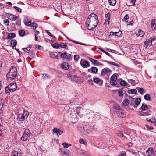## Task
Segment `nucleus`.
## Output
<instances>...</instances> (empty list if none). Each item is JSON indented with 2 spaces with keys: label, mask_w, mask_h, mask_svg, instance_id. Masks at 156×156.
Returning a JSON list of instances; mask_svg holds the SVG:
<instances>
[{
  "label": "nucleus",
  "mask_w": 156,
  "mask_h": 156,
  "mask_svg": "<svg viewBox=\"0 0 156 156\" xmlns=\"http://www.w3.org/2000/svg\"><path fill=\"white\" fill-rule=\"evenodd\" d=\"M17 75V70L15 67L13 66L9 70L6 76L7 79L10 80L14 79Z\"/></svg>",
  "instance_id": "f257e3e1"
},
{
  "label": "nucleus",
  "mask_w": 156,
  "mask_h": 156,
  "mask_svg": "<svg viewBox=\"0 0 156 156\" xmlns=\"http://www.w3.org/2000/svg\"><path fill=\"white\" fill-rule=\"evenodd\" d=\"M99 21L97 15L95 13H92L89 15L87 20V23H90V24L97 25Z\"/></svg>",
  "instance_id": "f03ea898"
},
{
  "label": "nucleus",
  "mask_w": 156,
  "mask_h": 156,
  "mask_svg": "<svg viewBox=\"0 0 156 156\" xmlns=\"http://www.w3.org/2000/svg\"><path fill=\"white\" fill-rule=\"evenodd\" d=\"M113 111L116 114V115L118 117H121V115H120L119 113V111L121 112H122V108L117 103L114 102L113 105ZM121 114L123 115V113H121ZM124 114H123V115Z\"/></svg>",
  "instance_id": "7ed1b4c3"
},
{
  "label": "nucleus",
  "mask_w": 156,
  "mask_h": 156,
  "mask_svg": "<svg viewBox=\"0 0 156 156\" xmlns=\"http://www.w3.org/2000/svg\"><path fill=\"white\" fill-rule=\"evenodd\" d=\"M155 39L156 38L154 36L151 37L149 39H147L146 41L144 43V46L147 48L148 46H150L152 45V41H154Z\"/></svg>",
  "instance_id": "20e7f679"
},
{
  "label": "nucleus",
  "mask_w": 156,
  "mask_h": 156,
  "mask_svg": "<svg viewBox=\"0 0 156 156\" xmlns=\"http://www.w3.org/2000/svg\"><path fill=\"white\" fill-rule=\"evenodd\" d=\"M60 57L63 59H65L68 61L71 60L72 58L71 55L70 54H68L66 52L62 53L60 55Z\"/></svg>",
  "instance_id": "39448f33"
},
{
  "label": "nucleus",
  "mask_w": 156,
  "mask_h": 156,
  "mask_svg": "<svg viewBox=\"0 0 156 156\" xmlns=\"http://www.w3.org/2000/svg\"><path fill=\"white\" fill-rule=\"evenodd\" d=\"M156 154L155 150L152 148H149L146 151V156H155Z\"/></svg>",
  "instance_id": "423d86ee"
},
{
  "label": "nucleus",
  "mask_w": 156,
  "mask_h": 156,
  "mask_svg": "<svg viewBox=\"0 0 156 156\" xmlns=\"http://www.w3.org/2000/svg\"><path fill=\"white\" fill-rule=\"evenodd\" d=\"M81 78L80 77L75 75H73L72 78H71V80L76 83H81Z\"/></svg>",
  "instance_id": "0eeeda50"
},
{
  "label": "nucleus",
  "mask_w": 156,
  "mask_h": 156,
  "mask_svg": "<svg viewBox=\"0 0 156 156\" xmlns=\"http://www.w3.org/2000/svg\"><path fill=\"white\" fill-rule=\"evenodd\" d=\"M53 132L54 133H55L57 135L59 136L63 133V130L62 129L55 128L53 130Z\"/></svg>",
  "instance_id": "6e6552de"
},
{
  "label": "nucleus",
  "mask_w": 156,
  "mask_h": 156,
  "mask_svg": "<svg viewBox=\"0 0 156 156\" xmlns=\"http://www.w3.org/2000/svg\"><path fill=\"white\" fill-rule=\"evenodd\" d=\"M8 86L13 92L16 91L17 88L16 84L14 83H11Z\"/></svg>",
  "instance_id": "1a4fd4ad"
},
{
  "label": "nucleus",
  "mask_w": 156,
  "mask_h": 156,
  "mask_svg": "<svg viewBox=\"0 0 156 156\" xmlns=\"http://www.w3.org/2000/svg\"><path fill=\"white\" fill-rule=\"evenodd\" d=\"M112 72V71L107 68H105L103 69L101 71V75L106 74L108 73Z\"/></svg>",
  "instance_id": "9d476101"
},
{
  "label": "nucleus",
  "mask_w": 156,
  "mask_h": 156,
  "mask_svg": "<svg viewBox=\"0 0 156 156\" xmlns=\"http://www.w3.org/2000/svg\"><path fill=\"white\" fill-rule=\"evenodd\" d=\"M60 108L62 110V111H63L64 113L68 112V109L69 108L68 106L66 105L65 106L64 105H62L61 107H60Z\"/></svg>",
  "instance_id": "9b49d317"
},
{
  "label": "nucleus",
  "mask_w": 156,
  "mask_h": 156,
  "mask_svg": "<svg viewBox=\"0 0 156 156\" xmlns=\"http://www.w3.org/2000/svg\"><path fill=\"white\" fill-rule=\"evenodd\" d=\"M90 23H86V25H87V29L89 30H92L94 28H95L96 27V25H93L92 24H90Z\"/></svg>",
  "instance_id": "f8f14e48"
},
{
  "label": "nucleus",
  "mask_w": 156,
  "mask_h": 156,
  "mask_svg": "<svg viewBox=\"0 0 156 156\" xmlns=\"http://www.w3.org/2000/svg\"><path fill=\"white\" fill-rule=\"evenodd\" d=\"M69 67V64L66 62H63L61 65V67L62 69H68Z\"/></svg>",
  "instance_id": "ddd939ff"
},
{
  "label": "nucleus",
  "mask_w": 156,
  "mask_h": 156,
  "mask_svg": "<svg viewBox=\"0 0 156 156\" xmlns=\"http://www.w3.org/2000/svg\"><path fill=\"white\" fill-rule=\"evenodd\" d=\"M89 60L94 65H99V62L97 60H95L91 58H89Z\"/></svg>",
  "instance_id": "4468645a"
},
{
  "label": "nucleus",
  "mask_w": 156,
  "mask_h": 156,
  "mask_svg": "<svg viewBox=\"0 0 156 156\" xmlns=\"http://www.w3.org/2000/svg\"><path fill=\"white\" fill-rule=\"evenodd\" d=\"M151 27L152 30L156 29V20H153L151 21Z\"/></svg>",
  "instance_id": "2eb2a0df"
},
{
  "label": "nucleus",
  "mask_w": 156,
  "mask_h": 156,
  "mask_svg": "<svg viewBox=\"0 0 156 156\" xmlns=\"http://www.w3.org/2000/svg\"><path fill=\"white\" fill-rule=\"evenodd\" d=\"M12 99L13 100V101L15 103H16L18 102L20 100V98L18 95H15L13 96Z\"/></svg>",
  "instance_id": "dca6fc26"
},
{
  "label": "nucleus",
  "mask_w": 156,
  "mask_h": 156,
  "mask_svg": "<svg viewBox=\"0 0 156 156\" xmlns=\"http://www.w3.org/2000/svg\"><path fill=\"white\" fill-rule=\"evenodd\" d=\"M135 34L138 36L143 37L144 35V32L142 31L141 30H139L137 32H135Z\"/></svg>",
  "instance_id": "f3484780"
},
{
  "label": "nucleus",
  "mask_w": 156,
  "mask_h": 156,
  "mask_svg": "<svg viewBox=\"0 0 156 156\" xmlns=\"http://www.w3.org/2000/svg\"><path fill=\"white\" fill-rule=\"evenodd\" d=\"M81 66L84 68H86L87 67H90V65L88 62L87 61H84L81 64Z\"/></svg>",
  "instance_id": "a211bd4d"
},
{
  "label": "nucleus",
  "mask_w": 156,
  "mask_h": 156,
  "mask_svg": "<svg viewBox=\"0 0 156 156\" xmlns=\"http://www.w3.org/2000/svg\"><path fill=\"white\" fill-rule=\"evenodd\" d=\"M17 118L19 119L20 121H23L25 119V116L24 114H19Z\"/></svg>",
  "instance_id": "6ab92c4d"
},
{
  "label": "nucleus",
  "mask_w": 156,
  "mask_h": 156,
  "mask_svg": "<svg viewBox=\"0 0 156 156\" xmlns=\"http://www.w3.org/2000/svg\"><path fill=\"white\" fill-rule=\"evenodd\" d=\"M16 36L15 34L13 33H9L8 36L7 38L9 39H12Z\"/></svg>",
  "instance_id": "aec40b11"
},
{
  "label": "nucleus",
  "mask_w": 156,
  "mask_h": 156,
  "mask_svg": "<svg viewBox=\"0 0 156 156\" xmlns=\"http://www.w3.org/2000/svg\"><path fill=\"white\" fill-rule=\"evenodd\" d=\"M21 152L19 153L16 151H14L12 152L11 154V156H21Z\"/></svg>",
  "instance_id": "412c9836"
},
{
  "label": "nucleus",
  "mask_w": 156,
  "mask_h": 156,
  "mask_svg": "<svg viewBox=\"0 0 156 156\" xmlns=\"http://www.w3.org/2000/svg\"><path fill=\"white\" fill-rule=\"evenodd\" d=\"M141 101V99L140 98H136L135 101V103L137 106H134V107L136 108L137 106L140 104Z\"/></svg>",
  "instance_id": "4be33fe9"
},
{
  "label": "nucleus",
  "mask_w": 156,
  "mask_h": 156,
  "mask_svg": "<svg viewBox=\"0 0 156 156\" xmlns=\"http://www.w3.org/2000/svg\"><path fill=\"white\" fill-rule=\"evenodd\" d=\"M5 93L8 95H9L10 92H13L8 86L5 87Z\"/></svg>",
  "instance_id": "5701e85b"
},
{
  "label": "nucleus",
  "mask_w": 156,
  "mask_h": 156,
  "mask_svg": "<svg viewBox=\"0 0 156 156\" xmlns=\"http://www.w3.org/2000/svg\"><path fill=\"white\" fill-rule=\"evenodd\" d=\"M91 72L95 74H97L98 69L95 67H92L91 68Z\"/></svg>",
  "instance_id": "b1692460"
},
{
  "label": "nucleus",
  "mask_w": 156,
  "mask_h": 156,
  "mask_svg": "<svg viewBox=\"0 0 156 156\" xmlns=\"http://www.w3.org/2000/svg\"><path fill=\"white\" fill-rule=\"evenodd\" d=\"M117 74L115 73L113 74L111 77V80L113 81H116L117 79Z\"/></svg>",
  "instance_id": "393cba45"
},
{
  "label": "nucleus",
  "mask_w": 156,
  "mask_h": 156,
  "mask_svg": "<svg viewBox=\"0 0 156 156\" xmlns=\"http://www.w3.org/2000/svg\"><path fill=\"white\" fill-rule=\"evenodd\" d=\"M29 136H30L28 135H27L26 134H25V133H23L22 136L21 138V140H22L23 141H26L27 140V138Z\"/></svg>",
  "instance_id": "a878e982"
},
{
  "label": "nucleus",
  "mask_w": 156,
  "mask_h": 156,
  "mask_svg": "<svg viewBox=\"0 0 156 156\" xmlns=\"http://www.w3.org/2000/svg\"><path fill=\"white\" fill-rule=\"evenodd\" d=\"M137 92V90L136 89H133L131 90H129L128 91V93L129 94H135Z\"/></svg>",
  "instance_id": "bb28decb"
},
{
  "label": "nucleus",
  "mask_w": 156,
  "mask_h": 156,
  "mask_svg": "<svg viewBox=\"0 0 156 156\" xmlns=\"http://www.w3.org/2000/svg\"><path fill=\"white\" fill-rule=\"evenodd\" d=\"M25 25L27 26H30L31 25V23L30 20H29L27 19H26L24 22Z\"/></svg>",
  "instance_id": "cd10ccee"
},
{
  "label": "nucleus",
  "mask_w": 156,
  "mask_h": 156,
  "mask_svg": "<svg viewBox=\"0 0 156 156\" xmlns=\"http://www.w3.org/2000/svg\"><path fill=\"white\" fill-rule=\"evenodd\" d=\"M11 44L12 47H14L17 45V41L16 40H12L11 41Z\"/></svg>",
  "instance_id": "c85d7f7f"
},
{
  "label": "nucleus",
  "mask_w": 156,
  "mask_h": 156,
  "mask_svg": "<svg viewBox=\"0 0 156 156\" xmlns=\"http://www.w3.org/2000/svg\"><path fill=\"white\" fill-rule=\"evenodd\" d=\"M62 145L63 146L64 148H67L71 146V144H68L66 142L63 143Z\"/></svg>",
  "instance_id": "c756f323"
},
{
  "label": "nucleus",
  "mask_w": 156,
  "mask_h": 156,
  "mask_svg": "<svg viewBox=\"0 0 156 156\" xmlns=\"http://www.w3.org/2000/svg\"><path fill=\"white\" fill-rule=\"evenodd\" d=\"M108 2L110 5L114 6L115 5L116 1L115 0H108Z\"/></svg>",
  "instance_id": "7c9ffc66"
},
{
  "label": "nucleus",
  "mask_w": 156,
  "mask_h": 156,
  "mask_svg": "<svg viewBox=\"0 0 156 156\" xmlns=\"http://www.w3.org/2000/svg\"><path fill=\"white\" fill-rule=\"evenodd\" d=\"M144 98L145 100L150 101L151 100V96L149 94H146L144 96Z\"/></svg>",
  "instance_id": "2f4dec72"
},
{
  "label": "nucleus",
  "mask_w": 156,
  "mask_h": 156,
  "mask_svg": "<svg viewBox=\"0 0 156 156\" xmlns=\"http://www.w3.org/2000/svg\"><path fill=\"white\" fill-rule=\"evenodd\" d=\"M140 108L142 110L145 111L147 109L148 107L147 105L143 104Z\"/></svg>",
  "instance_id": "473e14b6"
},
{
  "label": "nucleus",
  "mask_w": 156,
  "mask_h": 156,
  "mask_svg": "<svg viewBox=\"0 0 156 156\" xmlns=\"http://www.w3.org/2000/svg\"><path fill=\"white\" fill-rule=\"evenodd\" d=\"M128 81L129 83H130L133 85H135L136 84V83L135 80L133 79H129L128 80Z\"/></svg>",
  "instance_id": "72a5a7b5"
},
{
  "label": "nucleus",
  "mask_w": 156,
  "mask_h": 156,
  "mask_svg": "<svg viewBox=\"0 0 156 156\" xmlns=\"http://www.w3.org/2000/svg\"><path fill=\"white\" fill-rule=\"evenodd\" d=\"M6 15L8 16L9 19L10 20H13L14 15L10 13H7Z\"/></svg>",
  "instance_id": "f704fd0d"
},
{
  "label": "nucleus",
  "mask_w": 156,
  "mask_h": 156,
  "mask_svg": "<svg viewBox=\"0 0 156 156\" xmlns=\"http://www.w3.org/2000/svg\"><path fill=\"white\" fill-rule=\"evenodd\" d=\"M24 133H25L27 135H28L30 136L31 133L30 130L28 129H25Z\"/></svg>",
  "instance_id": "c9c22d12"
},
{
  "label": "nucleus",
  "mask_w": 156,
  "mask_h": 156,
  "mask_svg": "<svg viewBox=\"0 0 156 156\" xmlns=\"http://www.w3.org/2000/svg\"><path fill=\"white\" fill-rule=\"evenodd\" d=\"M63 153L66 156H70L71 153L69 150H66V151H64Z\"/></svg>",
  "instance_id": "e433bc0d"
},
{
  "label": "nucleus",
  "mask_w": 156,
  "mask_h": 156,
  "mask_svg": "<svg viewBox=\"0 0 156 156\" xmlns=\"http://www.w3.org/2000/svg\"><path fill=\"white\" fill-rule=\"evenodd\" d=\"M122 113H123V114L124 115H123H123L121 113H122V112H121L119 111V113L120 115H122V116H121V117H120V118H124L126 116L125 113L124 111L123 110L122 108Z\"/></svg>",
  "instance_id": "4c0bfd02"
},
{
  "label": "nucleus",
  "mask_w": 156,
  "mask_h": 156,
  "mask_svg": "<svg viewBox=\"0 0 156 156\" xmlns=\"http://www.w3.org/2000/svg\"><path fill=\"white\" fill-rule=\"evenodd\" d=\"M42 77L44 79H46L47 78L51 79L50 76L46 74H42Z\"/></svg>",
  "instance_id": "58836bf2"
},
{
  "label": "nucleus",
  "mask_w": 156,
  "mask_h": 156,
  "mask_svg": "<svg viewBox=\"0 0 156 156\" xmlns=\"http://www.w3.org/2000/svg\"><path fill=\"white\" fill-rule=\"evenodd\" d=\"M31 27H33V29H35L37 27V23L35 22H33L31 23V25L30 26Z\"/></svg>",
  "instance_id": "ea45409f"
},
{
  "label": "nucleus",
  "mask_w": 156,
  "mask_h": 156,
  "mask_svg": "<svg viewBox=\"0 0 156 156\" xmlns=\"http://www.w3.org/2000/svg\"><path fill=\"white\" fill-rule=\"evenodd\" d=\"M25 31L23 30L19 31V34L20 36H23L25 35Z\"/></svg>",
  "instance_id": "a19ab883"
},
{
  "label": "nucleus",
  "mask_w": 156,
  "mask_h": 156,
  "mask_svg": "<svg viewBox=\"0 0 156 156\" xmlns=\"http://www.w3.org/2000/svg\"><path fill=\"white\" fill-rule=\"evenodd\" d=\"M83 108L81 107H78L76 108V111L77 112H83Z\"/></svg>",
  "instance_id": "79ce46f5"
},
{
  "label": "nucleus",
  "mask_w": 156,
  "mask_h": 156,
  "mask_svg": "<svg viewBox=\"0 0 156 156\" xmlns=\"http://www.w3.org/2000/svg\"><path fill=\"white\" fill-rule=\"evenodd\" d=\"M136 89L138 90V92L139 93L141 94L142 95H143V93L144 91V89L143 88H140L139 89V87H137Z\"/></svg>",
  "instance_id": "37998d69"
},
{
  "label": "nucleus",
  "mask_w": 156,
  "mask_h": 156,
  "mask_svg": "<svg viewBox=\"0 0 156 156\" xmlns=\"http://www.w3.org/2000/svg\"><path fill=\"white\" fill-rule=\"evenodd\" d=\"M50 56L52 58L58 59V55H55L53 53H51L50 54Z\"/></svg>",
  "instance_id": "c03bdc74"
},
{
  "label": "nucleus",
  "mask_w": 156,
  "mask_h": 156,
  "mask_svg": "<svg viewBox=\"0 0 156 156\" xmlns=\"http://www.w3.org/2000/svg\"><path fill=\"white\" fill-rule=\"evenodd\" d=\"M52 46L55 48H58L60 47V45L57 43H54L52 44Z\"/></svg>",
  "instance_id": "a18cd8bd"
},
{
  "label": "nucleus",
  "mask_w": 156,
  "mask_h": 156,
  "mask_svg": "<svg viewBox=\"0 0 156 156\" xmlns=\"http://www.w3.org/2000/svg\"><path fill=\"white\" fill-rule=\"evenodd\" d=\"M60 46L63 48H65L67 46V44L61 43L59 44Z\"/></svg>",
  "instance_id": "49530a36"
},
{
  "label": "nucleus",
  "mask_w": 156,
  "mask_h": 156,
  "mask_svg": "<svg viewBox=\"0 0 156 156\" xmlns=\"http://www.w3.org/2000/svg\"><path fill=\"white\" fill-rule=\"evenodd\" d=\"M31 48V45H29V46L27 47L23 48L22 49L24 51H29Z\"/></svg>",
  "instance_id": "de8ad7c7"
},
{
  "label": "nucleus",
  "mask_w": 156,
  "mask_h": 156,
  "mask_svg": "<svg viewBox=\"0 0 156 156\" xmlns=\"http://www.w3.org/2000/svg\"><path fill=\"white\" fill-rule=\"evenodd\" d=\"M129 103V101L128 100H126L123 101V105L125 106L128 105Z\"/></svg>",
  "instance_id": "09e8293b"
},
{
  "label": "nucleus",
  "mask_w": 156,
  "mask_h": 156,
  "mask_svg": "<svg viewBox=\"0 0 156 156\" xmlns=\"http://www.w3.org/2000/svg\"><path fill=\"white\" fill-rule=\"evenodd\" d=\"M110 83L112 86H115L117 84L116 81L111 80L110 81Z\"/></svg>",
  "instance_id": "8fccbe9b"
},
{
  "label": "nucleus",
  "mask_w": 156,
  "mask_h": 156,
  "mask_svg": "<svg viewBox=\"0 0 156 156\" xmlns=\"http://www.w3.org/2000/svg\"><path fill=\"white\" fill-rule=\"evenodd\" d=\"M129 18L128 15L126 14L122 20L123 21H125L126 23L128 21H127V20Z\"/></svg>",
  "instance_id": "3c124183"
},
{
  "label": "nucleus",
  "mask_w": 156,
  "mask_h": 156,
  "mask_svg": "<svg viewBox=\"0 0 156 156\" xmlns=\"http://www.w3.org/2000/svg\"><path fill=\"white\" fill-rule=\"evenodd\" d=\"M94 81L96 83H98L100 82V79L98 78H94Z\"/></svg>",
  "instance_id": "603ef678"
},
{
  "label": "nucleus",
  "mask_w": 156,
  "mask_h": 156,
  "mask_svg": "<svg viewBox=\"0 0 156 156\" xmlns=\"http://www.w3.org/2000/svg\"><path fill=\"white\" fill-rule=\"evenodd\" d=\"M13 8L15 9L18 12H21L22 9L21 8L18 7L16 6H13Z\"/></svg>",
  "instance_id": "864d4df0"
},
{
  "label": "nucleus",
  "mask_w": 156,
  "mask_h": 156,
  "mask_svg": "<svg viewBox=\"0 0 156 156\" xmlns=\"http://www.w3.org/2000/svg\"><path fill=\"white\" fill-rule=\"evenodd\" d=\"M105 17L108 21L110 19V13L109 12H108L107 14H106Z\"/></svg>",
  "instance_id": "5fc2aeb1"
},
{
  "label": "nucleus",
  "mask_w": 156,
  "mask_h": 156,
  "mask_svg": "<svg viewBox=\"0 0 156 156\" xmlns=\"http://www.w3.org/2000/svg\"><path fill=\"white\" fill-rule=\"evenodd\" d=\"M115 34L116 36H121L122 35V32L120 30H119L118 32H115Z\"/></svg>",
  "instance_id": "6e6d98bb"
},
{
  "label": "nucleus",
  "mask_w": 156,
  "mask_h": 156,
  "mask_svg": "<svg viewBox=\"0 0 156 156\" xmlns=\"http://www.w3.org/2000/svg\"><path fill=\"white\" fill-rule=\"evenodd\" d=\"M151 113V112L149 111L148 112H143V115L144 116H147L150 115Z\"/></svg>",
  "instance_id": "4d7b16f0"
},
{
  "label": "nucleus",
  "mask_w": 156,
  "mask_h": 156,
  "mask_svg": "<svg viewBox=\"0 0 156 156\" xmlns=\"http://www.w3.org/2000/svg\"><path fill=\"white\" fill-rule=\"evenodd\" d=\"M127 83L124 80L121 81L120 82V84L121 85L123 86H125L126 85Z\"/></svg>",
  "instance_id": "13d9d810"
},
{
  "label": "nucleus",
  "mask_w": 156,
  "mask_h": 156,
  "mask_svg": "<svg viewBox=\"0 0 156 156\" xmlns=\"http://www.w3.org/2000/svg\"><path fill=\"white\" fill-rule=\"evenodd\" d=\"M119 96V97H122L123 95V93L122 90H119L118 92Z\"/></svg>",
  "instance_id": "bf43d9fd"
},
{
  "label": "nucleus",
  "mask_w": 156,
  "mask_h": 156,
  "mask_svg": "<svg viewBox=\"0 0 156 156\" xmlns=\"http://www.w3.org/2000/svg\"><path fill=\"white\" fill-rule=\"evenodd\" d=\"M152 73L154 75V76L155 77H156V66H154V67Z\"/></svg>",
  "instance_id": "052dcab7"
},
{
  "label": "nucleus",
  "mask_w": 156,
  "mask_h": 156,
  "mask_svg": "<svg viewBox=\"0 0 156 156\" xmlns=\"http://www.w3.org/2000/svg\"><path fill=\"white\" fill-rule=\"evenodd\" d=\"M79 153L81 154V156H85V153L82 150H80L79 151Z\"/></svg>",
  "instance_id": "680f3d73"
},
{
  "label": "nucleus",
  "mask_w": 156,
  "mask_h": 156,
  "mask_svg": "<svg viewBox=\"0 0 156 156\" xmlns=\"http://www.w3.org/2000/svg\"><path fill=\"white\" fill-rule=\"evenodd\" d=\"M46 31L47 33L48 34V35H49L51 37H52L54 38H56L51 33H50V32L48 31L47 30H46Z\"/></svg>",
  "instance_id": "e2e57ef3"
},
{
  "label": "nucleus",
  "mask_w": 156,
  "mask_h": 156,
  "mask_svg": "<svg viewBox=\"0 0 156 156\" xmlns=\"http://www.w3.org/2000/svg\"><path fill=\"white\" fill-rule=\"evenodd\" d=\"M79 142L81 144H87L86 142H85L83 140V139H80L79 140Z\"/></svg>",
  "instance_id": "0e129e2a"
},
{
  "label": "nucleus",
  "mask_w": 156,
  "mask_h": 156,
  "mask_svg": "<svg viewBox=\"0 0 156 156\" xmlns=\"http://www.w3.org/2000/svg\"><path fill=\"white\" fill-rule=\"evenodd\" d=\"M100 50V51L103 52L105 54L107 55L108 56H110V54H109V53H108L106 52V51H105L104 50L101 49V48H100L99 49Z\"/></svg>",
  "instance_id": "69168bd1"
},
{
  "label": "nucleus",
  "mask_w": 156,
  "mask_h": 156,
  "mask_svg": "<svg viewBox=\"0 0 156 156\" xmlns=\"http://www.w3.org/2000/svg\"><path fill=\"white\" fill-rule=\"evenodd\" d=\"M74 60L77 61L79 59V56L78 55H75L74 56Z\"/></svg>",
  "instance_id": "338daca9"
},
{
  "label": "nucleus",
  "mask_w": 156,
  "mask_h": 156,
  "mask_svg": "<svg viewBox=\"0 0 156 156\" xmlns=\"http://www.w3.org/2000/svg\"><path fill=\"white\" fill-rule=\"evenodd\" d=\"M82 112H77L78 115L80 117H82L83 116V115L82 114Z\"/></svg>",
  "instance_id": "774afa93"
}]
</instances>
